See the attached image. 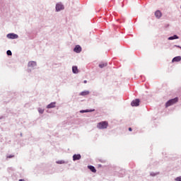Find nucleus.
<instances>
[{
  "mask_svg": "<svg viewBox=\"0 0 181 181\" xmlns=\"http://www.w3.org/2000/svg\"><path fill=\"white\" fill-rule=\"evenodd\" d=\"M97 128L98 129H107L108 128V122H100L98 123Z\"/></svg>",
  "mask_w": 181,
  "mask_h": 181,
  "instance_id": "1",
  "label": "nucleus"
},
{
  "mask_svg": "<svg viewBox=\"0 0 181 181\" xmlns=\"http://www.w3.org/2000/svg\"><path fill=\"white\" fill-rule=\"evenodd\" d=\"M174 39H179V37H177V35H175L173 37H168V40H174Z\"/></svg>",
  "mask_w": 181,
  "mask_h": 181,
  "instance_id": "16",
  "label": "nucleus"
},
{
  "mask_svg": "<svg viewBox=\"0 0 181 181\" xmlns=\"http://www.w3.org/2000/svg\"><path fill=\"white\" fill-rule=\"evenodd\" d=\"M56 107V103H51L47 106V108H54Z\"/></svg>",
  "mask_w": 181,
  "mask_h": 181,
  "instance_id": "12",
  "label": "nucleus"
},
{
  "mask_svg": "<svg viewBox=\"0 0 181 181\" xmlns=\"http://www.w3.org/2000/svg\"><path fill=\"white\" fill-rule=\"evenodd\" d=\"M37 64L35 61H31L28 62V67H36Z\"/></svg>",
  "mask_w": 181,
  "mask_h": 181,
  "instance_id": "9",
  "label": "nucleus"
},
{
  "mask_svg": "<svg viewBox=\"0 0 181 181\" xmlns=\"http://www.w3.org/2000/svg\"><path fill=\"white\" fill-rule=\"evenodd\" d=\"M57 163H62V161H57Z\"/></svg>",
  "mask_w": 181,
  "mask_h": 181,
  "instance_id": "24",
  "label": "nucleus"
},
{
  "mask_svg": "<svg viewBox=\"0 0 181 181\" xmlns=\"http://www.w3.org/2000/svg\"><path fill=\"white\" fill-rule=\"evenodd\" d=\"M155 16L157 18V19H160V18H162V12L158 10L155 12Z\"/></svg>",
  "mask_w": 181,
  "mask_h": 181,
  "instance_id": "6",
  "label": "nucleus"
},
{
  "mask_svg": "<svg viewBox=\"0 0 181 181\" xmlns=\"http://www.w3.org/2000/svg\"><path fill=\"white\" fill-rule=\"evenodd\" d=\"M72 71L73 73H74V74H77V73H78V69L77 68V66H73Z\"/></svg>",
  "mask_w": 181,
  "mask_h": 181,
  "instance_id": "14",
  "label": "nucleus"
},
{
  "mask_svg": "<svg viewBox=\"0 0 181 181\" xmlns=\"http://www.w3.org/2000/svg\"><path fill=\"white\" fill-rule=\"evenodd\" d=\"M107 66H108V64H107L106 62H102L99 64V67L100 69H104V67H107Z\"/></svg>",
  "mask_w": 181,
  "mask_h": 181,
  "instance_id": "11",
  "label": "nucleus"
},
{
  "mask_svg": "<svg viewBox=\"0 0 181 181\" xmlns=\"http://www.w3.org/2000/svg\"><path fill=\"white\" fill-rule=\"evenodd\" d=\"M129 131L132 132V128L129 127Z\"/></svg>",
  "mask_w": 181,
  "mask_h": 181,
  "instance_id": "22",
  "label": "nucleus"
},
{
  "mask_svg": "<svg viewBox=\"0 0 181 181\" xmlns=\"http://www.w3.org/2000/svg\"><path fill=\"white\" fill-rule=\"evenodd\" d=\"M15 156L13 155H9V156H7V158H14Z\"/></svg>",
  "mask_w": 181,
  "mask_h": 181,
  "instance_id": "21",
  "label": "nucleus"
},
{
  "mask_svg": "<svg viewBox=\"0 0 181 181\" xmlns=\"http://www.w3.org/2000/svg\"><path fill=\"white\" fill-rule=\"evenodd\" d=\"M181 57H175L173 59L172 62L173 63H175V62H180Z\"/></svg>",
  "mask_w": 181,
  "mask_h": 181,
  "instance_id": "13",
  "label": "nucleus"
},
{
  "mask_svg": "<svg viewBox=\"0 0 181 181\" xmlns=\"http://www.w3.org/2000/svg\"><path fill=\"white\" fill-rule=\"evenodd\" d=\"M18 181H25L23 179H20Z\"/></svg>",
  "mask_w": 181,
  "mask_h": 181,
  "instance_id": "23",
  "label": "nucleus"
},
{
  "mask_svg": "<svg viewBox=\"0 0 181 181\" xmlns=\"http://www.w3.org/2000/svg\"><path fill=\"white\" fill-rule=\"evenodd\" d=\"M6 53L8 56H12V52L11 50H8Z\"/></svg>",
  "mask_w": 181,
  "mask_h": 181,
  "instance_id": "18",
  "label": "nucleus"
},
{
  "mask_svg": "<svg viewBox=\"0 0 181 181\" xmlns=\"http://www.w3.org/2000/svg\"><path fill=\"white\" fill-rule=\"evenodd\" d=\"M80 159H81V155L74 154L73 156V160H80Z\"/></svg>",
  "mask_w": 181,
  "mask_h": 181,
  "instance_id": "8",
  "label": "nucleus"
},
{
  "mask_svg": "<svg viewBox=\"0 0 181 181\" xmlns=\"http://www.w3.org/2000/svg\"><path fill=\"white\" fill-rule=\"evenodd\" d=\"M139 103H140L139 99H136L132 100V102L131 103V105L132 107H138V105H139Z\"/></svg>",
  "mask_w": 181,
  "mask_h": 181,
  "instance_id": "4",
  "label": "nucleus"
},
{
  "mask_svg": "<svg viewBox=\"0 0 181 181\" xmlns=\"http://www.w3.org/2000/svg\"><path fill=\"white\" fill-rule=\"evenodd\" d=\"M7 37L8 39H18V35L13 34V33H10L7 35Z\"/></svg>",
  "mask_w": 181,
  "mask_h": 181,
  "instance_id": "5",
  "label": "nucleus"
},
{
  "mask_svg": "<svg viewBox=\"0 0 181 181\" xmlns=\"http://www.w3.org/2000/svg\"><path fill=\"white\" fill-rule=\"evenodd\" d=\"M177 101H179V98H177L169 100L165 103V108H168V107H170V105H173V104H176V103H177Z\"/></svg>",
  "mask_w": 181,
  "mask_h": 181,
  "instance_id": "2",
  "label": "nucleus"
},
{
  "mask_svg": "<svg viewBox=\"0 0 181 181\" xmlns=\"http://www.w3.org/2000/svg\"><path fill=\"white\" fill-rule=\"evenodd\" d=\"M93 111H95V110H81V112H91Z\"/></svg>",
  "mask_w": 181,
  "mask_h": 181,
  "instance_id": "17",
  "label": "nucleus"
},
{
  "mask_svg": "<svg viewBox=\"0 0 181 181\" xmlns=\"http://www.w3.org/2000/svg\"><path fill=\"white\" fill-rule=\"evenodd\" d=\"M75 53H80L81 52V47L80 45H76L74 49Z\"/></svg>",
  "mask_w": 181,
  "mask_h": 181,
  "instance_id": "7",
  "label": "nucleus"
},
{
  "mask_svg": "<svg viewBox=\"0 0 181 181\" xmlns=\"http://www.w3.org/2000/svg\"><path fill=\"white\" fill-rule=\"evenodd\" d=\"M88 94H90V91L85 90V91L81 92L80 93V95H88Z\"/></svg>",
  "mask_w": 181,
  "mask_h": 181,
  "instance_id": "15",
  "label": "nucleus"
},
{
  "mask_svg": "<svg viewBox=\"0 0 181 181\" xmlns=\"http://www.w3.org/2000/svg\"><path fill=\"white\" fill-rule=\"evenodd\" d=\"M88 168L93 172V173H95L97 172V170H95V168L93 165H88Z\"/></svg>",
  "mask_w": 181,
  "mask_h": 181,
  "instance_id": "10",
  "label": "nucleus"
},
{
  "mask_svg": "<svg viewBox=\"0 0 181 181\" xmlns=\"http://www.w3.org/2000/svg\"><path fill=\"white\" fill-rule=\"evenodd\" d=\"M177 47H180V49H181V47H180V46H177Z\"/></svg>",
  "mask_w": 181,
  "mask_h": 181,
  "instance_id": "26",
  "label": "nucleus"
},
{
  "mask_svg": "<svg viewBox=\"0 0 181 181\" xmlns=\"http://www.w3.org/2000/svg\"><path fill=\"white\" fill-rule=\"evenodd\" d=\"M64 9V6L62 3H58L56 5V11L57 12H59V11H63Z\"/></svg>",
  "mask_w": 181,
  "mask_h": 181,
  "instance_id": "3",
  "label": "nucleus"
},
{
  "mask_svg": "<svg viewBox=\"0 0 181 181\" xmlns=\"http://www.w3.org/2000/svg\"><path fill=\"white\" fill-rule=\"evenodd\" d=\"M175 180L176 181H181V176L176 177Z\"/></svg>",
  "mask_w": 181,
  "mask_h": 181,
  "instance_id": "20",
  "label": "nucleus"
},
{
  "mask_svg": "<svg viewBox=\"0 0 181 181\" xmlns=\"http://www.w3.org/2000/svg\"><path fill=\"white\" fill-rule=\"evenodd\" d=\"M38 112H40V114H43V112H45V110L43 109H38Z\"/></svg>",
  "mask_w": 181,
  "mask_h": 181,
  "instance_id": "19",
  "label": "nucleus"
},
{
  "mask_svg": "<svg viewBox=\"0 0 181 181\" xmlns=\"http://www.w3.org/2000/svg\"><path fill=\"white\" fill-rule=\"evenodd\" d=\"M84 83H87V81H84Z\"/></svg>",
  "mask_w": 181,
  "mask_h": 181,
  "instance_id": "25",
  "label": "nucleus"
}]
</instances>
